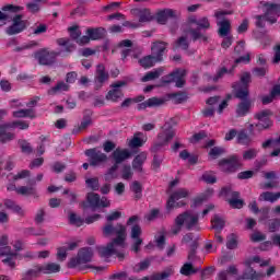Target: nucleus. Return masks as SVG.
Here are the masks:
<instances>
[{
  "label": "nucleus",
  "mask_w": 280,
  "mask_h": 280,
  "mask_svg": "<svg viewBox=\"0 0 280 280\" xmlns=\"http://www.w3.org/2000/svg\"><path fill=\"white\" fill-rule=\"evenodd\" d=\"M233 14L231 11H217L214 13L217 21V25L219 27L218 34L221 38H224L231 34V21L224 19V16Z\"/></svg>",
  "instance_id": "423d86ee"
},
{
  "label": "nucleus",
  "mask_w": 280,
  "mask_h": 280,
  "mask_svg": "<svg viewBox=\"0 0 280 280\" xmlns=\"http://www.w3.org/2000/svg\"><path fill=\"white\" fill-rule=\"evenodd\" d=\"M163 71H165L163 68H158L153 71H150L141 79V82H150L151 80H156L163 75Z\"/></svg>",
  "instance_id": "c85d7f7f"
},
{
  "label": "nucleus",
  "mask_w": 280,
  "mask_h": 280,
  "mask_svg": "<svg viewBox=\"0 0 280 280\" xmlns=\"http://www.w3.org/2000/svg\"><path fill=\"white\" fill-rule=\"evenodd\" d=\"M156 23L160 25H165L167 23V19H174V10L172 9H165L162 11H159L156 13Z\"/></svg>",
  "instance_id": "b1692460"
},
{
  "label": "nucleus",
  "mask_w": 280,
  "mask_h": 280,
  "mask_svg": "<svg viewBox=\"0 0 280 280\" xmlns=\"http://www.w3.org/2000/svg\"><path fill=\"white\" fill-rule=\"evenodd\" d=\"M84 154L90 159V165L92 167H100V165L108 161V155L97 148L88 149L84 151Z\"/></svg>",
  "instance_id": "6e6552de"
},
{
  "label": "nucleus",
  "mask_w": 280,
  "mask_h": 280,
  "mask_svg": "<svg viewBox=\"0 0 280 280\" xmlns=\"http://www.w3.org/2000/svg\"><path fill=\"white\" fill-rule=\"evenodd\" d=\"M88 36H90V40H100V38H104V28H88Z\"/></svg>",
  "instance_id": "c9c22d12"
},
{
  "label": "nucleus",
  "mask_w": 280,
  "mask_h": 280,
  "mask_svg": "<svg viewBox=\"0 0 280 280\" xmlns=\"http://www.w3.org/2000/svg\"><path fill=\"white\" fill-rule=\"evenodd\" d=\"M261 8H265V19L273 25V23H277V19H279L280 14V4L278 3H272V2H266L261 1L260 2Z\"/></svg>",
  "instance_id": "9d476101"
},
{
  "label": "nucleus",
  "mask_w": 280,
  "mask_h": 280,
  "mask_svg": "<svg viewBox=\"0 0 280 280\" xmlns=\"http://www.w3.org/2000/svg\"><path fill=\"white\" fill-rule=\"evenodd\" d=\"M16 253L12 252V247L4 246L0 248V256L1 257H16Z\"/></svg>",
  "instance_id": "680f3d73"
},
{
  "label": "nucleus",
  "mask_w": 280,
  "mask_h": 280,
  "mask_svg": "<svg viewBox=\"0 0 280 280\" xmlns=\"http://www.w3.org/2000/svg\"><path fill=\"white\" fill-rule=\"evenodd\" d=\"M131 156L130 151H128V149H116L113 152V159L115 161V165H119L121 163H124V161L128 160V158Z\"/></svg>",
  "instance_id": "5701e85b"
},
{
  "label": "nucleus",
  "mask_w": 280,
  "mask_h": 280,
  "mask_svg": "<svg viewBox=\"0 0 280 280\" xmlns=\"http://www.w3.org/2000/svg\"><path fill=\"white\" fill-rule=\"evenodd\" d=\"M158 62H161L153 55H148L139 59V65L142 66L143 69H151Z\"/></svg>",
  "instance_id": "a878e982"
},
{
  "label": "nucleus",
  "mask_w": 280,
  "mask_h": 280,
  "mask_svg": "<svg viewBox=\"0 0 280 280\" xmlns=\"http://www.w3.org/2000/svg\"><path fill=\"white\" fill-rule=\"evenodd\" d=\"M69 223L73 226H82V224H84V219L78 217L75 212H69Z\"/></svg>",
  "instance_id": "49530a36"
},
{
  "label": "nucleus",
  "mask_w": 280,
  "mask_h": 280,
  "mask_svg": "<svg viewBox=\"0 0 280 280\" xmlns=\"http://www.w3.org/2000/svg\"><path fill=\"white\" fill-rule=\"evenodd\" d=\"M155 243L160 250L165 248V232H159V236H155Z\"/></svg>",
  "instance_id": "052dcab7"
},
{
  "label": "nucleus",
  "mask_w": 280,
  "mask_h": 280,
  "mask_svg": "<svg viewBox=\"0 0 280 280\" xmlns=\"http://www.w3.org/2000/svg\"><path fill=\"white\" fill-rule=\"evenodd\" d=\"M19 145L24 154H32V152H34L32 144L26 140H20Z\"/></svg>",
  "instance_id": "5fc2aeb1"
},
{
  "label": "nucleus",
  "mask_w": 280,
  "mask_h": 280,
  "mask_svg": "<svg viewBox=\"0 0 280 280\" xmlns=\"http://www.w3.org/2000/svg\"><path fill=\"white\" fill-rule=\"evenodd\" d=\"M175 136L176 131H174V128L171 127L170 124H165L162 127V131L158 135V141L168 145L170 141H172Z\"/></svg>",
  "instance_id": "dca6fc26"
},
{
  "label": "nucleus",
  "mask_w": 280,
  "mask_h": 280,
  "mask_svg": "<svg viewBox=\"0 0 280 280\" xmlns=\"http://www.w3.org/2000/svg\"><path fill=\"white\" fill-rule=\"evenodd\" d=\"M4 207L13 211L14 213H19L20 215H23V209L16 205V202L12 199H4Z\"/></svg>",
  "instance_id": "58836bf2"
},
{
  "label": "nucleus",
  "mask_w": 280,
  "mask_h": 280,
  "mask_svg": "<svg viewBox=\"0 0 280 280\" xmlns=\"http://www.w3.org/2000/svg\"><path fill=\"white\" fill-rule=\"evenodd\" d=\"M150 259H144L141 262H139L138 265H136L135 270L136 272H141L143 270H148V268H150Z\"/></svg>",
  "instance_id": "69168bd1"
},
{
  "label": "nucleus",
  "mask_w": 280,
  "mask_h": 280,
  "mask_svg": "<svg viewBox=\"0 0 280 280\" xmlns=\"http://www.w3.org/2000/svg\"><path fill=\"white\" fill-rule=\"evenodd\" d=\"M211 223L214 231H222L224 229V219L220 218V215H214Z\"/></svg>",
  "instance_id": "a18cd8bd"
},
{
  "label": "nucleus",
  "mask_w": 280,
  "mask_h": 280,
  "mask_svg": "<svg viewBox=\"0 0 280 280\" xmlns=\"http://www.w3.org/2000/svg\"><path fill=\"white\" fill-rule=\"evenodd\" d=\"M280 198V192H270V191H265L260 194L258 200H264L265 202H277Z\"/></svg>",
  "instance_id": "2f4dec72"
},
{
  "label": "nucleus",
  "mask_w": 280,
  "mask_h": 280,
  "mask_svg": "<svg viewBox=\"0 0 280 280\" xmlns=\"http://www.w3.org/2000/svg\"><path fill=\"white\" fill-rule=\"evenodd\" d=\"M102 233L104 237H113V241L107 244V246L98 247V254L101 257H113L116 255L119 259H124V248H126V237H127V230L126 225L121 223H113L107 222L102 228Z\"/></svg>",
  "instance_id": "f257e3e1"
},
{
  "label": "nucleus",
  "mask_w": 280,
  "mask_h": 280,
  "mask_svg": "<svg viewBox=\"0 0 280 280\" xmlns=\"http://www.w3.org/2000/svg\"><path fill=\"white\" fill-rule=\"evenodd\" d=\"M117 170H119V165L114 164L105 174V180L110 183V180H115L117 178Z\"/></svg>",
  "instance_id": "c03bdc74"
},
{
  "label": "nucleus",
  "mask_w": 280,
  "mask_h": 280,
  "mask_svg": "<svg viewBox=\"0 0 280 280\" xmlns=\"http://www.w3.org/2000/svg\"><path fill=\"white\" fill-rule=\"evenodd\" d=\"M93 259V249L91 247H83L79 249L75 258H71L68 262V268H78L84 264H89Z\"/></svg>",
  "instance_id": "0eeeda50"
},
{
  "label": "nucleus",
  "mask_w": 280,
  "mask_h": 280,
  "mask_svg": "<svg viewBox=\"0 0 280 280\" xmlns=\"http://www.w3.org/2000/svg\"><path fill=\"white\" fill-rule=\"evenodd\" d=\"M14 140V133L7 132L4 128H0V141L1 143H8V141Z\"/></svg>",
  "instance_id": "3c124183"
},
{
  "label": "nucleus",
  "mask_w": 280,
  "mask_h": 280,
  "mask_svg": "<svg viewBox=\"0 0 280 280\" xmlns=\"http://www.w3.org/2000/svg\"><path fill=\"white\" fill-rule=\"evenodd\" d=\"M242 279L244 280H264L266 279V273L257 272L250 266H247V270L243 272Z\"/></svg>",
  "instance_id": "4be33fe9"
},
{
  "label": "nucleus",
  "mask_w": 280,
  "mask_h": 280,
  "mask_svg": "<svg viewBox=\"0 0 280 280\" xmlns=\"http://www.w3.org/2000/svg\"><path fill=\"white\" fill-rule=\"evenodd\" d=\"M237 143H240L241 145H250V143H253V139L250 138V136H248V133H246V130H241L237 133Z\"/></svg>",
  "instance_id": "e433bc0d"
},
{
  "label": "nucleus",
  "mask_w": 280,
  "mask_h": 280,
  "mask_svg": "<svg viewBox=\"0 0 280 280\" xmlns=\"http://www.w3.org/2000/svg\"><path fill=\"white\" fill-rule=\"evenodd\" d=\"M135 173H132V167L130 165H124L121 171V178L124 180H130Z\"/></svg>",
  "instance_id": "13d9d810"
},
{
  "label": "nucleus",
  "mask_w": 280,
  "mask_h": 280,
  "mask_svg": "<svg viewBox=\"0 0 280 280\" xmlns=\"http://www.w3.org/2000/svg\"><path fill=\"white\" fill-rule=\"evenodd\" d=\"M253 107V102L250 100L241 101L236 106V116L237 117H246L248 113H250V108Z\"/></svg>",
  "instance_id": "aec40b11"
},
{
  "label": "nucleus",
  "mask_w": 280,
  "mask_h": 280,
  "mask_svg": "<svg viewBox=\"0 0 280 280\" xmlns=\"http://www.w3.org/2000/svg\"><path fill=\"white\" fill-rule=\"evenodd\" d=\"M270 117H272V110L270 109H262L254 114V119L262 121V124H266V121H270Z\"/></svg>",
  "instance_id": "c756f323"
},
{
  "label": "nucleus",
  "mask_w": 280,
  "mask_h": 280,
  "mask_svg": "<svg viewBox=\"0 0 280 280\" xmlns=\"http://www.w3.org/2000/svg\"><path fill=\"white\" fill-rule=\"evenodd\" d=\"M222 154H224V149L220 147H213L209 152V156H211L213 160L222 156Z\"/></svg>",
  "instance_id": "e2e57ef3"
},
{
  "label": "nucleus",
  "mask_w": 280,
  "mask_h": 280,
  "mask_svg": "<svg viewBox=\"0 0 280 280\" xmlns=\"http://www.w3.org/2000/svg\"><path fill=\"white\" fill-rule=\"evenodd\" d=\"M178 71H180V69L174 70L170 74L162 77L163 84H172V82H175Z\"/></svg>",
  "instance_id": "864d4df0"
},
{
  "label": "nucleus",
  "mask_w": 280,
  "mask_h": 280,
  "mask_svg": "<svg viewBox=\"0 0 280 280\" xmlns=\"http://www.w3.org/2000/svg\"><path fill=\"white\" fill-rule=\"evenodd\" d=\"M130 190L135 192V200H141L143 196V185L139 180H133L130 185Z\"/></svg>",
  "instance_id": "cd10ccee"
},
{
  "label": "nucleus",
  "mask_w": 280,
  "mask_h": 280,
  "mask_svg": "<svg viewBox=\"0 0 280 280\" xmlns=\"http://www.w3.org/2000/svg\"><path fill=\"white\" fill-rule=\"evenodd\" d=\"M16 194H20L21 196H34L36 189L34 187L22 186L16 188Z\"/></svg>",
  "instance_id": "de8ad7c7"
},
{
  "label": "nucleus",
  "mask_w": 280,
  "mask_h": 280,
  "mask_svg": "<svg viewBox=\"0 0 280 280\" xmlns=\"http://www.w3.org/2000/svg\"><path fill=\"white\" fill-rule=\"evenodd\" d=\"M233 89H234V97H236V100H241V102H244V100H250L248 98L250 95L248 85H242V83H235L233 85Z\"/></svg>",
  "instance_id": "6ab92c4d"
},
{
  "label": "nucleus",
  "mask_w": 280,
  "mask_h": 280,
  "mask_svg": "<svg viewBox=\"0 0 280 280\" xmlns=\"http://www.w3.org/2000/svg\"><path fill=\"white\" fill-rule=\"evenodd\" d=\"M183 32L184 34L177 37L175 42H173V51H177V49H182V51H188L189 45H191V38L194 43H196V40H200L201 43L209 42V36L200 32V28L196 30L194 26H188L184 27ZM189 36H191V38H189Z\"/></svg>",
  "instance_id": "7ed1b4c3"
},
{
  "label": "nucleus",
  "mask_w": 280,
  "mask_h": 280,
  "mask_svg": "<svg viewBox=\"0 0 280 280\" xmlns=\"http://www.w3.org/2000/svg\"><path fill=\"white\" fill-rule=\"evenodd\" d=\"M63 91H69V84L59 81L55 86L48 90V95H58V93H62Z\"/></svg>",
  "instance_id": "7c9ffc66"
},
{
  "label": "nucleus",
  "mask_w": 280,
  "mask_h": 280,
  "mask_svg": "<svg viewBox=\"0 0 280 280\" xmlns=\"http://www.w3.org/2000/svg\"><path fill=\"white\" fill-rule=\"evenodd\" d=\"M219 167L221 172H237L240 167H242V163L240 162V158L237 155H232L226 159H222L219 161Z\"/></svg>",
  "instance_id": "9b49d317"
},
{
  "label": "nucleus",
  "mask_w": 280,
  "mask_h": 280,
  "mask_svg": "<svg viewBox=\"0 0 280 280\" xmlns=\"http://www.w3.org/2000/svg\"><path fill=\"white\" fill-rule=\"evenodd\" d=\"M40 3H47V0H33L32 2L26 3V10L32 14L40 12Z\"/></svg>",
  "instance_id": "473e14b6"
},
{
  "label": "nucleus",
  "mask_w": 280,
  "mask_h": 280,
  "mask_svg": "<svg viewBox=\"0 0 280 280\" xmlns=\"http://www.w3.org/2000/svg\"><path fill=\"white\" fill-rule=\"evenodd\" d=\"M28 25L27 20H23V14H16L12 19V25L7 28V34L9 36H14L15 34H21L24 30H26Z\"/></svg>",
  "instance_id": "f8f14e48"
},
{
  "label": "nucleus",
  "mask_w": 280,
  "mask_h": 280,
  "mask_svg": "<svg viewBox=\"0 0 280 280\" xmlns=\"http://www.w3.org/2000/svg\"><path fill=\"white\" fill-rule=\"evenodd\" d=\"M172 275H173L172 270H166V271L153 275L150 280H165V279H170Z\"/></svg>",
  "instance_id": "bf43d9fd"
},
{
  "label": "nucleus",
  "mask_w": 280,
  "mask_h": 280,
  "mask_svg": "<svg viewBox=\"0 0 280 280\" xmlns=\"http://www.w3.org/2000/svg\"><path fill=\"white\" fill-rule=\"evenodd\" d=\"M256 126V133L260 135V132H264V130H268V128H271L272 120H267L265 122H257Z\"/></svg>",
  "instance_id": "6e6d98bb"
},
{
  "label": "nucleus",
  "mask_w": 280,
  "mask_h": 280,
  "mask_svg": "<svg viewBox=\"0 0 280 280\" xmlns=\"http://www.w3.org/2000/svg\"><path fill=\"white\" fill-rule=\"evenodd\" d=\"M175 224L185 226L187 231H200V214L185 211L175 218Z\"/></svg>",
  "instance_id": "20e7f679"
},
{
  "label": "nucleus",
  "mask_w": 280,
  "mask_h": 280,
  "mask_svg": "<svg viewBox=\"0 0 280 280\" xmlns=\"http://www.w3.org/2000/svg\"><path fill=\"white\" fill-rule=\"evenodd\" d=\"M5 128H19L20 130H27L30 128V122L18 120L13 122H9L4 126Z\"/></svg>",
  "instance_id": "79ce46f5"
},
{
  "label": "nucleus",
  "mask_w": 280,
  "mask_h": 280,
  "mask_svg": "<svg viewBox=\"0 0 280 280\" xmlns=\"http://www.w3.org/2000/svg\"><path fill=\"white\" fill-rule=\"evenodd\" d=\"M197 26V30H199V32H202V30H210L211 23L209 22L208 18H201L198 20Z\"/></svg>",
  "instance_id": "4d7b16f0"
},
{
  "label": "nucleus",
  "mask_w": 280,
  "mask_h": 280,
  "mask_svg": "<svg viewBox=\"0 0 280 280\" xmlns=\"http://www.w3.org/2000/svg\"><path fill=\"white\" fill-rule=\"evenodd\" d=\"M85 185H88V187L92 189V191L100 190V179L97 177L88 178L85 180Z\"/></svg>",
  "instance_id": "09e8293b"
},
{
  "label": "nucleus",
  "mask_w": 280,
  "mask_h": 280,
  "mask_svg": "<svg viewBox=\"0 0 280 280\" xmlns=\"http://www.w3.org/2000/svg\"><path fill=\"white\" fill-rule=\"evenodd\" d=\"M220 195L224 196V198H228V200H232L233 198H240V192L233 191V188L231 186L223 187Z\"/></svg>",
  "instance_id": "4c0bfd02"
},
{
  "label": "nucleus",
  "mask_w": 280,
  "mask_h": 280,
  "mask_svg": "<svg viewBox=\"0 0 280 280\" xmlns=\"http://www.w3.org/2000/svg\"><path fill=\"white\" fill-rule=\"evenodd\" d=\"M44 275H54L56 272H60V265L56 262H49L46 265H42Z\"/></svg>",
  "instance_id": "72a5a7b5"
},
{
  "label": "nucleus",
  "mask_w": 280,
  "mask_h": 280,
  "mask_svg": "<svg viewBox=\"0 0 280 280\" xmlns=\"http://www.w3.org/2000/svg\"><path fill=\"white\" fill-rule=\"evenodd\" d=\"M86 200L92 211H95V209H100V207H103V208L110 207V200H108V198L106 197L100 198V195L95 192H89L86 196Z\"/></svg>",
  "instance_id": "ddd939ff"
},
{
  "label": "nucleus",
  "mask_w": 280,
  "mask_h": 280,
  "mask_svg": "<svg viewBox=\"0 0 280 280\" xmlns=\"http://www.w3.org/2000/svg\"><path fill=\"white\" fill-rule=\"evenodd\" d=\"M12 115L15 119H23L25 117H28V119H36V110L33 108L15 110Z\"/></svg>",
  "instance_id": "393cba45"
},
{
  "label": "nucleus",
  "mask_w": 280,
  "mask_h": 280,
  "mask_svg": "<svg viewBox=\"0 0 280 280\" xmlns=\"http://www.w3.org/2000/svg\"><path fill=\"white\" fill-rule=\"evenodd\" d=\"M128 82L126 81H117L110 85L108 93L106 94V100L110 102H119L121 97H124V92L121 91V86H126Z\"/></svg>",
  "instance_id": "4468645a"
},
{
  "label": "nucleus",
  "mask_w": 280,
  "mask_h": 280,
  "mask_svg": "<svg viewBox=\"0 0 280 280\" xmlns=\"http://www.w3.org/2000/svg\"><path fill=\"white\" fill-rule=\"evenodd\" d=\"M68 32H70V38L71 40H75V43H78V40L80 39V37L82 36V31L78 27V26H71L68 28Z\"/></svg>",
  "instance_id": "8fccbe9b"
},
{
  "label": "nucleus",
  "mask_w": 280,
  "mask_h": 280,
  "mask_svg": "<svg viewBox=\"0 0 280 280\" xmlns=\"http://www.w3.org/2000/svg\"><path fill=\"white\" fill-rule=\"evenodd\" d=\"M168 98L165 97H151L138 105V110H145V108H154L156 106H163Z\"/></svg>",
  "instance_id": "a211bd4d"
},
{
  "label": "nucleus",
  "mask_w": 280,
  "mask_h": 280,
  "mask_svg": "<svg viewBox=\"0 0 280 280\" xmlns=\"http://www.w3.org/2000/svg\"><path fill=\"white\" fill-rule=\"evenodd\" d=\"M215 272V267H208L206 269H203L201 271V276L200 279L205 280V279H210L211 276Z\"/></svg>",
  "instance_id": "338daca9"
},
{
  "label": "nucleus",
  "mask_w": 280,
  "mask_h": 280,
  "mask_svg": "<svg viewBox=\"0 0 280 280\" xmlns=\"http://www.w3.org/2000/svg\"><path fill=\"white\" fill-rule=\"evenodd\" d=\"M139 215H132L127 220V226H131L130 231V237L133 240L131 250L133 253H139L141 250V244H143V238L141 237V234L143 231L141 230V225H139Z\"/></svg>",
  "instance_id": "39448f33"
},
{
  "label": "nucleus",
  "mask_w": 280,
  "mask_h": 280,
  "mask_svg": "<svg viewBox=\"0 0 280 280\" xmlns=\"http://www.w3.org/2000/svg\"><path fill=\"white\" fill-rule=\"evenodd\" d=\"M141 137H143V133H141V132H136V133L133 135V137L131 138V140H129L128 145H129L131 149L141 148V147L143 145V139H141Z\"/></svg>",
  "instance_id": "f704fd0d"
},
{
  "label": "nucleus",
  "mask_w": 280,
  "mask_h": 280,
  "mask_svg": "<svg viewBox=\"0 0 280 280\" xmlns=\"http://www.w3.org/2000/svg\"><path fill=\"white\" fill-rule=\"evenodd\" d=\"M167 42H153L151 45V55L155 57L159 62H163V54H165V49H167Z\"/></svg>",
  "instance_id": "f3484780"
},
{
  "label": "nucleus",
  "mask_w": 280,
  "mask_h": 280,
  "mask_svg": "<svg viewBox=\"0 0 280 280\" xmlns=\"http://www.w3.org/2000/svg\"><path fill=\"white\" fill-rule=\"evenodd\" d=\"M280 228V219H272L268 223V229L270 233H276Z\"/></svg>",
  "instance_id": "0e129e2a"
},
{
  "label": "nucleus",
  "mask_w": 280,
  "mask_h": 280,
  "mask_svg": "<svg viewBox=\"0 0 280 280\" xmlns=\"http://www.w3.org/2000/svg\"><path fill=\"white\" fill-rule=\"evenodd\" d=\"M56 44L58 47H63V49L59 51L42 49L35 54V58L38 60L39 65L44 67H51V65L56 62V58L58 56H62L63 52L72 54V51H75V44H73L69 37L57 38Z\"/></svg>",
  "instance_id": "f03ea898"
},
{
  "label": "nucleus",
  "mask_w": 280,
  "mask_h": 280,
  "mask_svg": "<svg viewBox=\"0 0 280 280\" xmlns=\"http://www.w3.org/2000/svg\"><path fill=\"white\" fill-rule=\"evenodd\" d=\"M67 247H59L57 249V259L59 261H65V259H67Z\"/></svg>",
  "instance_id": "774afa93"
},
{
  "label": "nucleus",
  "mask_w": 280,
  "mask_h": 280,
  "mask_svg": "<svg viewBox=\"0 0 280 280\" xmlns=\"http://www.w3.org/2000/svg\"><path fill=\"white\" fill-rule=\"evenodd\" d=\"M189 189L187 188H178L175 190L168 198L166 203V210L170 213L174 207H185V202L180 201L176 203V200H182V198H188Z\"/></svg>",
  "instance_id": "1a4fd4ad"
},
{
  "label": "nucleus",
  "mask_w": 280,
  "mask_h": 280,
  "mask_svg": "<svg viewBox=\"0 0 280 280\" xmlns=\"http://www.w3.org/2000/svg\"><path fill=\"white\" fill-rule=\"evenodd\" d=\"M257 154H259V151L257 149H248L243 152V160L253 161V159H257Z\"/></svg>",
  "instance_id": "603ef678"
},
{
  "label": "nucleus",
  "mask_w": 280,
  "mask_h": 280,
  "mask_svg": "<svg viewBox=\"0 0 280 280\" xmlns=\"http://www.w3.org/2000/svg\"><path fill=\"white\" fill-rule=\"evenodd\" d=\"M139 16V23H151V21H154V15H152V12L150 11V9H142L139 10L138 13Z\"/></svg>",
  "instance_id": "bb28decb"
},
{
  "label": "nucleus",
  "mask_w": 280,
  "mask_h": 280,
  "mask_svg": "<svg viewBox=\"0 0 280 280\" xmlns=\"http://www.w3.org/2000/svg\"><path fill=\"white\" fill-rule=\"evenodd\" d=\"M199 269L194 268V265L191 262H186L180 268V275H184V277H189L191 275H196Z\"/></svg>",
  "instance_id": "ea45409f"
},
{
  "label": "nucleus",
  "mask_w": 280,
  "mask_h": 280,
  "mask_svg": "<svg viewBox=\"0 0 280 280\" xmlns=\"http://www.w3.org/2000/svg\"><path fill=\"white\" fill-rule=\"evenodd\" d=\"M168 100H173L174 104H183L187 101V94L185 92L173 93L168 95Z\"/></svg>",
  "instance_id": "a19ab883"
},
{
  "label": "nucleus",
  "mask_w": 280,
  "mask_h": 280,
  "mask_svg": "<svg viewBox=\"0 0 280 280\" xmlns=\"http://www.w3.org/2000/svg\"><path fill=\"white\" fill-rule=\"evenodd\" d=\"M185 75H187V71L179 69L177 77H175V86L177 89L185 86Z\"/></svg>",
  "instance_id": "37998d69"
},
{
  "label": "nucleus",
  "mask_w": 280,
  "mask_h": 280,
  "mask_svg": "<svg viewBox=\"0 0 280 280\" xmlns=\"http://www.w3.org/2000/svg\"><path fill=\"white\" fill-rule=\"evenodd\" d=\"M109 78L110 75L108 74V72H106V67H104L103 63H98L96 66L95 78H94L96 91H100V89L104 86V82H108Z\"/></svg>",
  "instance_id": "2eb2a0df"
},
{
  "label": "nucleus",
  "mask_w": 280,
  "mask_h": 280,
  "mask_svg": "<svg viewBox=\"0 0 280 280\" xmlns=\"http://www.w3.org/2000/svg\"><path fill=\"white\" fill-rule=\"evenodd\" d=\"M145 161H148V153L145 152L139 153L131 163L132 170L141 174L143 172V163H145Z\"/></svg>",
  "instance_id": "412c9836"
}]
</instances>
